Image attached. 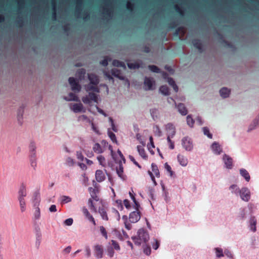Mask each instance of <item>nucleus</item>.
Segmentation results:
<instances>
[{
	"label": "nucleus",
	"mask_w": 259,
	"mask_h": 259,
	"mask_svg": "<svg viewBox=\"0 0 259 259\" xmlns=\"http://www.w3.org/2000/svg\"><path fill=\"white\" fill-rule=\"evenodd\" d=\"M164 168L169 173L170 177H172L175 175L174 171L171 170L170 166L166 162L164 165Z\"/></svg>",
	"instance_id": "nucleus-50"
},
{
	"label": "nucleus",
	"mask_w": 259,
	"mask_h": 259,
	"mask_svg": "<svg viewBox=\"0 0 259 259\" xmlns=\"http://www.w3.org/2000/svg\"><path fill=\"white\" fill-rule=\"evenodd\" d=\"M240 175L243 177L247 182L250 180V177L248 172L244 168H241L239 170Z\"/></svg>",
	"instance_id": "nucleus-28"
},
{
	"label": "nucleus",
	"mask_w": 259,
	"mask_h": 259,
	"mask_svg": "<svg viewBox=\"0 0 259 259\" xmlns=\"http://www.w3.org/2000/svg\"><path fill=\"white\" fill-rule=\"evenodd\" d=\"M29 158L31 167L35 169L37 166L36 145L34 141H31L28 146Z\"/></svg>",
	"instance_id": "nucleus-2"
},
{
	"label": "nucleus",
	"mask_w": 259,
	"mask_h": 259,
	"mask_svg": "<svg viewBox=\"0 0 259 259\" xmlns=\"http://www.w3.org/2000/svg\"><path fill=\"white\" fill-rule=\"evenodd\" d=\"M177 159L180 164L183 166H186L188 163L187 158L182 155L178 154Z\"/></svg>",
	"instance_id": "nucleus-27"
},
{
	"label": "nucleus",
	"mask_w": 259,
	"mask_h": 259,
	"mask_svg": "<svg viewBox=\"0 0 259 259\" xmlns=\"http://www.w3.org/2000/svg\"><path fill=\"white\" fill-rule=\"evenodd\" d=\"M171 136L170 134H167V141L169 144V148L170 149H174L175 148L174 142L170 139Z\"/></svg>",
	"instance_id": "nucleus-53"
},
{
	"label": "nucleus",
	"mask_w": 259,
	"mask_h": 259,
	"mask_svg": "<svg viewBox=\"0 0 259 259\" xmlns=\"http://www.w3.org/2000/svg\"><path fill=\"white\" fill-rule=\"evenodd\" d=\"M100 232H101V234H102V235L106 239H107L108 235H107V231H106L105 228L103 226H101L100 227Z\"/></svg>",
	"instance_id": "nucleus-58"
},
{
	"label": "nucleus",
	"mask_w": 259,
	"mask_h": 259,
	"mask_svg": "<svg viewBox=\"0 0 259 259\" xmlns=\"http://www.w3.org/2000/svg\"><path fill=\"white\" fill-rule=\"evenodd\" d=\"M230 93H231L230 90L226 87L222 88L220 90V96L223 98H224V99L228 98L230 96Z\"/></svg>",
	"instance_id": "nucleus-26"
},
{
	"label": "nucleus",
	"mask_w": 259,
	"mask_h": 259,
	"mask_svg": "<svg viewBox=\"0 0 259 259\" xmlns=\"http://www.w3.org/2000/svg\"><path fill=\"white\" fill-rule=\"evenodd\" d=\"M131 239L136 245L140 246L142 244H146L149 241L150 237L147 230L141 228L138 230L137 235L132 236Z\"/></svg>",
	"instance_id": "nucleus-1"
},
{
	"label": "nucleus",
	"mask_w": 259,
	"mask_h": 259,
	"mask_svg": "<svg viewBox=\"0 0 259 259\" xmlns=\"http://www.w3.org/2000/svg\"><path fill=\"white\" fill-rule=\"evenodd\" d=\"M88 78L90 80L89 83H92L94 85H97L99 83V79L98 76L94 73L89 74Z\"/></svg>",
	"instance_id": "nucleus-21"
},
{
	"label": "nucleus",
	"mask_w": 259,
	"mask_h": 259,
	"mask_svg": "<svg viewBox=\"0 0 259 259\" xmlns=\"http://www.w3.org/2000/svg\"><path fill=\"white\" fill-rule=\"evenodd\" d=\"M95 177L97 181L99 183L104 181L106 178L102 170H97L95 173Z\"/></svg>",
	"instance_id": "nucleus-20"
},
{
	"label": "nucleus",
	"mask_w": 259,
	"mask_h": 259,
	"mask_svg": "<svg viewBox=\"0 0 259 259\" xmlns=\"http://www.w3.org/2000/svg\"><path fill=\"white\" fill-rule=\"evenodd\" d=\"M92 83H88L85 85V89L87 92L93 91L97 93H99L100 91L98 87Z\"/></svg>",
	"instance_id": "nucleus-24"
},
{
	"label": "nucleus",
	"mask_w": 259,
	"mask_h": 259,
	"mask_svg": "<svg viewBox=\"0 0 259 259\" xmlns=\"http://www.w3.org/2000/svg\"><path fill=\"white\" fill-rule=\"evenodd\" d=\"M99 95L94 93L89 92L88 96L82 98V102L85 104L90 105L91 101L98 103Z\"/></svg>",
	"instance_id": "nucleus-5"
},
{
	"label": "nucleus",
	"mask_w": 259,
	"mask_h": 259,
	"mask_svg": "<svg viewBox=\"0 0 259 259\" xmlns=\"http://www.w3.org/2000/svg\"><path fill=\"white\" fill-rule=\"evenodd\" d=\"M159 91L162 94L165 96L169 95V89L166 85L161 86L159 89Z\"/></svg>",
	"instance_id": "nucleus-39"
},
{
	"label": "nucleus",
	"mask_w": 259,
	"mask_h": 259,
	"mask_svg": "<svg viewBox=\"0 0 259 259\" xmlns=\"http://www.w3.org/2000/svg\"><path fill=\"white\" fill-rule=\"evenodd\" d=\"M256 220L254 216H251L249 219V227L250 230L253 232H255L256 231Z\"/></svg>",
	"instance_id": "nucleus-23"
},
{
	"label": "nucleus",
	"mask_w": 259,
	"mask_h": 259,
	"mask_svg": "<svg viewBox=\"0 0 259 259\" xmlns=\"http://www.w3.org/2000/svg\"><path fill=\"white\" fill-rule=\"evenodd\" d=\"M24 109L25 106L24 105H22L17 110V120L20 125H22L23 123Z\"/></svg>",
	"instance_id": "nucleus-14"
},
{
	"label": "nucleus",
	"mask_w": 259,
	"mask_h": 259,
	"mask_svg": "<svg viewBox=\"0 0 259 259\" xmlns=\"http://www.w3.org/2000/svg\"><path fill=\"white\" fill-rule=\"evenodd\" d=\"M95 256L97 258H101L103 255V249L101 245H96L94 246Z\"/></svg>",
	"instance_id": "nucleus-18"
},
{
	"label": "nucleus",
	"mask_w": 259,
	"mask_h": 259,
	"mask_svg": "<svg viewBox=\"0 0 259 259\" xmlns=\"http://www.w3.org/2000/svg\"><path fill=\"white\" fill-rule=\"evenodd\" d=\"M195 122L194 120L192 117L191 115H188L187 116V123L190 127H193L194 123Z\"/></svg>",
	"instance_id": "nucleus-45"
},
{
	"label": "nucleus",
	"mask_w": 259,
	"mask_h": 259,
	"mask_svg": "<svg viewBox=\"0 0 259 259\" xmlns=\"http://www.w3.org/2000/svg\"><path fill=\"white\" fill-rule=\"evenodd\" d=\"M89 191L90 193L92 199L98 201L99 199L97 195V190L92 187H90L89 188Z\"/></svg>",
	"instance_id": "nucleus-32"
},
{
	"label": "nucleus",
	"mask_w": 259,
	"mask_h": 259,
	"mask_svg": "<svg viewBox=\"0 0 259 259\" xmlns=\"http://www.w3.org/2000/svg\"><path fill=\"white\" fill-rule=\"evenodd\" d=\"M177 34H182L184 36L186 33V30L183 27H179L176 30Z\"/></svg>",
	"instance_id": "nucleus-57"
},
{
	"label": "nucleus",
	"mask_w": 259,
	"mask_h": 259,
	"mask_svg": "<svg viewBox=\"0 0 259 259\" xmlns=\"http://www.w3.org/2000/svg\"><path fill=\"white\" fill-rule=\"evenodd\" d=\"M182 145L187 151H192L193 149V141L188 136H186L182 139Z\"/></svg>",
	"instance_id": "nucleus-7"
},
{
	"label": "nucleus",
	"mask_w": 259,
	"mask_h": 259,
	"mask_svg": "<svg viewBox=\"0 0 259 259\" xmlns=\"http://www.w3.org/2000/svg\"><path fill=\"white\" fill-rule=\"evenodd\" d=\"M108 135L113 143L117 145L118 144L115 135L111 131L110 129L108 130Z\"/></svg>",
	"instance_id": "nucleus-38"
},
{
	"label": "nucleus",
	"mask_w": 259,
	"mask_h": 259,
	"mask_svg": "<svg viewBox=\"0 0 259 259\" xmlns=\"http://www.w3.org/2000/svg\"><path fill=\"white\" fill-rule=\"evenodd\" d=\"M176 106L178 111L182 115L185 116L187 114L188 110L183 103H179Z\"/></svg>",
	"instance_id": "nucleus-25"
},
{
	"label": "nucleus",
	"mask_w": 259,
	"mask_h": 259,
	"mask_svg": "<svg viewBox=\"0 0 259 259\" xmlns=\"http://www.w3.org/2000/svg\"><path fill=\"white\" fill-rule=\"evenodd\" d=\"M223 160L225 164V167L229 169H232L233 167V159L228 155L224 154L223 156Z\"/></svg>",
	"instance_id": "nucleus-11"
},
{
	"label": "nucleus",
	"mask_w": 259,
	"mask_h": 259,
	"mask_svg": "<svg viewBox=\"0 0 259 259\" xmlns=\"http://www.w3.org/2000/svg\"><path fill=\"white\" fill-rule=\"evenodd\" d=\"M214 250L215 252V255L217 257H221L224 256V253H223V249L219 247L214 248Z\"/></svg>",
	"instance_id": "nucleus-43"
},
{
	"label": "nucleus",
	"mask_w": 259,
	"mask_h": 259,
	"mask_svg": "<svg viewBox=\"0 0 259 259\" xmlns=\"http://www.w3.org/2000/svg\"><path fill=\"white\" fill-rule=\"evenodd\" d=\"M238 196H240L242 201L248 202L251 198V193L248 188L244 187L240 189L238 193Z\"/></svg>",
	"instance_id": "nucleus-4"
},
{
	"label": "nucleus",
	"mask_w": 259,
	"mask_h": 259,
	"mask_svg": "<svg viewBox=\"0 0 259 259\" xmlns=\"http://www.w3.org/2000/svg\"><path fill=\"white\" fill-rule=\"evenodd\" d=\"M99 212L103 220L108 221V217L106 212V210L104 208L99 207Z\"/></svg>",
	"instance_id": "nucleus-35"
},
{
	"label": "nucleus",
	"mask_w": 259,
	"mask_h": 259,
	"mask_svg": "<svg viewBox=\"0 0 259 259\" xmlns=\"http://www.w3.org/2000/svg\"><path fill=\"white\" fill-rule=\"evenodd\" d=\"M97 159L100 165H101L103 167L105 166V158L103 156L101 155L98 156L97 157Z\"/></svg>",
	"instance_id": "nucleus-52"
},
{
	"label": "nucleus",
	"mask_w": 259,
	"mask_h": 259,
	"mask_svg": "<svg viewBox=\"0 0 259 259\" xmlns=\"http://www.w3.org/2000/svg\"><path fill=\"white\" fill-rule=\"evenodd\" d=\"M150 112L152 119L156 120L158 118L159 112L157 109L154 108L150 110Z\"/></svg>",
	"instance_id": "nucleus-36"
},
{
	"label": "nucleus",
	"mask_w": 259,
	"mask_h": 259,
	"mask_svg": "<svg viewBox=\"0 0 259 259\" xmlns=\"http://www.w3.org/2000/svg\"><path fill=\"white\" fill-rule=\"evenodd\" d=\"M64 99L67 101H79L78 97L74 93H70L68 95V97H64Z\"/></svg>",
	"instance_id": "nucleus-29"
},
{
	"label": "nucleus",
	"mask_w": 259,
	"mask_h": 259,
	"mask_svg": "<svg viewBox=\"0 0 259 259\" xmlns=\"http://www.w3.org/2000/svg\"><path fill=\"white\" fill-rule=\"evenodd\" d=\"M202 131L204 135L209 139H212V135L210 133L208 127L205 126L202 128Z\"/></svg>",
	"instance_id": "nucleus-47"
},
{
	"label": "nucleus",
	"mask_w": 259,
	"mask_h": 259,
	"mask_svg": "<svg viewBox=\"0 0 259 259\" xmlns=\"http://www.w3.org/2000/svg\"><path fill=\"white\" fill-rule=\"evenodd\" d=\"M259 125V113L256 117L252 121L248 126L247 132L249 133L251 131L255 130Z\"/></svg>",
	"instance_id": "nucleus-17"
},
{
	"label": "nucleus",
	"mask_w": 259,
	"mask_h": 259,
	"mask_svg": "<svg viewBox=\"0 0 259 259\" xmlns=\"http://www.w3.org/2000/svg\"><path fill=\"white\" fill-rule=\"evenodd\" d=\"M143 246V252L147 255H150L151 253V247L149 245H147L146 244H144Z\"/></svg>",
	"instance_id": "nucleus-46"
},
{
	"label": "nucleus",
	"mask_w": 259,
	"mask_h": 259,
	"mask_svg": "<svg viewBox=\"0 0 259 259\" xmlns=\"http://www.w3.org/2000/svg\"><path fill=\"white\" fill-rule=\"evenodd\" d=\"M33 199L34 201H36V202L39 203L40 201V194L38 191H36L33 195Z\"/></svg>",
	"instance_id": "nucleus-60"
},
{
	"label": "nucleus",
	"mask_w": 259,
	"mask_h": 259,
	"mask_svg": "<svg viewBox=\"0 0 259 259\" xmlns=\"http://www.w3.org/2000/svg\"><path fill=\"white\" fill-rule=\"evenodd\" d=\"M19 205L20 207V210L22 212H23L26 210V203L25 201H19Z\"/></svg>",
	"instance_id": "nucleus-61"
},
{
	"label": "nucleus",
	"mask_w": 259,
	"mask_h": 259,
	"mask_svg": "<svg viewBox=\"0 0 259 259\" xmlns=\"http://www.w3.org/2000/svg\"><path fill=\"white\" fill-rule=\"evenodd\" d=\"M78 121H84L87 120L89 123L91 122V121L88 118V117L85 115H82L79 116L78 117Z\"/></svg>",
	"instance_id": "nucleus-62"
},
{
	"label": "nucleus",
	"mask_w": 259,
	"mask_h": 259,
	"mask_svg": "<svg viewBox=\"0 0 259 259\" xmlns=\"http://www.w3.org/2000/svg\"><path fill=\"white\" fill-rule=\"evenodd\" d=\"M70 108L71 110L74 113L78 112H85V109L83 108V105L81 103H75L73 105H70Z\"/></svg>",
	"instance_id": "nucleus-12"
},
{
	"label": "nucleus",
	"mask_w": 259,
	"mask_h": 259,
	"mask_svg": "<svg viewBox=\"0 0 259 259\" xmlns=\"http://www.w3.org/2000/svg\"><path fill=\"white\" fill-rule=\"evenodd\" d=\"M71 201V198L68 196H62V203H67L70 202Z\"/></svg>",
	"instance_id": "nucleus-59"
},
{
	"label": "nucleus",
	"mask_w": 259,
	"mask_h": 259,
	"mask_svg": "<svg viewBox=\"0 0 259 259\" xmlns=\"http://www.w3.org/2000/svg\"><path fill=\"white\" fill-rule=\"evenodd\" d=\"M109 120L111 123V127H112V130L115 132H117V127L116 126L115 124H114V120L113 119H112V117H110L109 118Z\"/></svg>",
	"instance_id": "nucleus-56"
},
{
	"label": "nucleus",
	"mask_w": 259,
	"mask_h": 259,
	"mask_svg": "<svg viewBox=\"0 0 259 259\" xmlns=\"http://www.w3.org/2000/svg\"><path fill=\"white\" fill-rule=\"evenodd\" d=\"M52 9H53V14H52V19L53 20H57V5L56 0H52Z\"/></svg>",
	"instance_id": "nucleus-31"
},
{
	"label": "nucleus",
	"mask_w": 259,
	"mask_h": 259,
	"mask_svg": "<svg viewBox=\"0 0 259 259\" xmlns=\"http://www.w3.org/2000/svg\"><path fill=\"white\" fill-rule=\"evenodd\" d=\"M119 167L116 168V173L118 176L122 180H124L125 179V176L123 175V167L122 163V161L119 160L118 161Z\"/></svg>",
	"instance_id": "nucleus-19"
},
{
	"label": "nucleus",
	"mask_w": 259,
	"mask_h": 259,
	"mask_svg": "<svg viewBox=\"0 0 259 259\" xmlns=\"http://www.w3.org/2000/svg\"><path fill=\"white\" fill-rule=\"evenodd\" d=\"M144 88L146 91H151L155 89V81L151 77H145Z\"/></svg>",
	"instance_id": "nucleus-8"
},
{
	"label": "nucleus",
	"mask_w": 259,
	"mask_h": 259,
	"mask_svg": "<svg viewBox=\"0 0 259 259\" xmlns=\"http://www.w3.org/2000/svg\"><path fill=\"white\" fill-rule=\"evenodd\" d=\"M107 255L110 257H112L114 254V251L111 246H108L107 248Z\"/></svg>",
	"instance_id": "nucleus-51"
},
{
	"label": "nucleus",
	"mask_w": 259,
	"mask_h": 259,
	"mask_svg": "<svg viewBox=\"0 0 259 259\" xmlns=\"http://www.w3.org/2000/svg\"><path fill=\"white\" fill-rule=\"evenodd\" d=\"M137 148L140 155L143 158L146 159L147 158V156L145 152V149L140 145H138Z\"/></svg>",
	"instance_id": "nucleus-34"
},
{
	"label": "nucleus",
	"mask_w": 259,
	"mask_h": 259,
	"mask_svg": "<svg viewBox=\"0 0 259 259\" xmlns=\"http://www.w3.org/2000/svg\"><path fill=\"white\" fill-rule=\"evenodd\" d=\"M112 245L113 246H112L113 248L116 250H120V247L119 245V244L114 240H111Z\"/></svg>",
	"instance_id": "nucleus-55"
},
{
	"label": "nucleus",
	"mask_w": 259,
	"mask_h": 259,
	"mask_svg": "<svg viewBox=\"0 0 259 259\" xmlns=\"http://www.w3.org/2000/svg\"><path fill=\"white\" fill-rule=\"evenodd\" d=\"M211 148L213 153L216 155H220L223 152V149L220 144L217 142H214L211 145Z\"/></svg>",
	"instance_id": "nucleus-16"
},
{
	"label": "nucleus",
	"mask_w": 259,
	"mask_h": 259,
	"mask_svg": "<svg viewBox=\"0 0 259 259\" xmlns=\"http://www.w3.org/2000/svg\"><path fill=\"white\" fill-rule=\"evenodd\" d=\"M153 131L156 136H157L159 137H161L162 136V132H161L158 125H155L153 126Z\"/></svg>",
	"instance_id": "nucleus-48"
},
{
	"label": "nucleus",
	"mask_w": 259,
	"mask_h": 259,
	"mask_svg": "<svg viewBox=\"0 0 259 259\" xmlns=\"http://www.w3.org/2000/svg\"><path fill=\"white\" fill-rule=\"evenodd\" d=\"M166 130L168 132V134H170L172 138L176 134V128L171 123H168L165 125Z\"/></svg>",
	"instance_id": "nucleus-22"
},
{
	"label": "nucleus",
	"mask_w": 259,
	"mask_h": 259,
	"mask_svg": "<svg viewBox=\"0 0 259 259\" xmlns=\"http://www.w3.org/2000/svg\"><path fill=\"white\" fill-rule=\"evenodd\" d=\"M103 17L105 19H109L112 17V4L109 1H106L104 5L101 8Z\"/></svg>",
	"instance_id": "nucleus-3"
},
{
	"label": "nucleus",
	"mask_w": 259,
	"mask_h": 259,
	"mask_svg": "<svg viewBox=\"0 0 259 259\" xmlns=\"http://www.w3.org/2000/svg\"><path fill=\"white\" fill-rule=\"evenodd\" d=\"M148 68L152 72H154V73L160 72V69L156 65H150L148 66Z\"/></svg>",
	"instance_id": "nucleus-49"
},
{
	"label": "nucleus",
	"mask_w": 259,
	"mask_h": 259,
	"mask_svg": "<svg viewBox=\"0 0 259 259\" xmlns=\"http://www.w3.org/2000/svg\"><path fill=\"white\" fill-rule=\"evenodd\" d=\"M112 64L114 66H116V67H122L124 69L126 68V66H125L124 63L123 62H121V61H118L117 60H113Z\"/></svg>",
	"instance_id": "nucleus-44"
},
{
	"label": "nucleus",
	"mask_w": 259,
	"mask_h": 259,
	"mask_svg": "<svg viewBox=\"0 0 259 259\" xmlns=\"http://www.w3.org/2000/svg\"><path fill=\"white\" fill-rule=\"evenodd\" d=\"M94 151L98 154H101L103 152L101 145L99 143H96L93 147Z\"/></svg>",
	"instance_id": "nucleus-41"
},
{
	"label": "nucleus",
	"mask_w": 259,
	"mask_h": 259,
	"mask_svg": "<svg viewBox=\"0 0 259 259\" xmlns=\"http://www.w3.org/2000/svg\"><path fill=\"white\" fill-rule=\"evenodd\" d=\"M73 220L72 218H69L65 220L64 222V224L68 226H70L72 225Z\"/></svg>",
	"instance_id": "nucleus-64"
},
{
	"label": "nucleus",
	"mask_w": 259,
	"mask_h": 259,
	"mask_svg": "<svg viewBox=\"0 0 259 259\" xmlns=\"http://www.w3.org/2000/svg\"><path fill=\"white\" fill-rule=\"evenodd\" d=\"M151 168L152 171L155 173V176L158 178L160 177V172L157 165L155 163H152L151 164Z\"/></svg>",
	"instance_id": "nucleus-40"
},
{
	"label": "nucleus",
	"mask_w": 259,
	"mask_h": 259,
	"mask_svg": "<svg viewBox=\"0 0 259 259\" xmlns=\"http://www.w3.org/2000/svg\"><path fill=\"white\" fill-rule=\"evenodd\" d=\"M66 163L69 166H72L74 164V160L72 158L69 157L66 159Z\"/></svg>",
	"instance_id": "nucleus-63"
},
{
	"label": "nucleus",
	"mask_w": 259,
	"mask_h": 259,
	"mask_svg": "<svg viewBox=\"0 0 259 259\" xmlns=\"http://www.w3.org/2000/svg\"><path fill=\"white\" fill-rule=\"evenodd\" d=\"M82 9V5H76L75 8V16L76 18H79L80 17Z\"/></svg>",
	"instance_id": "nucleus-37"
},
{
	"label": "nucleus",
	"mask_w": 259,
	"mask_h": 259,
	"mask_svg": "<svg viewBox=\"0 0 259 259\" xmlns=\"http://www.w3.org/2000/svg\"><path fill=\"white\" fill-rule=\"evenodd\" d=\"M34 232L36 236L35 246L38 249L41 243V233L39 224L35 221L33 223Z\"/></svg>",
	"instance_id": "nucleus-6"
},
{
	"label": "nucleus",
	"mask_w": 259,
	"mask_h": 259,
	"mask_svg": "<svg viewBox=\"0 0 259 259\" xmlns=\"http://www.w3.org/2000/svg\"><path fill=\"white\" fill-rule=\"evenodd\" d=\"M18 194L19 196L26 197L27 195V191L26 186L24 184H22L19 188Z\"/></svg>",
	"instance_id": "nucleus-30"
},
{
	"label": "nucleus",
	"mask_w": 259,
	"mask_h": 259,
	"mask_svg": "<svg viewBox=\"0 0 259 259\" xmlns=\"http://www.w3.org/2000/svg\"><path fill=\"white\" fill-rule=\"evenodd\" d=\"M194 46L200 52L203 51V45L199 39H194L192 41Z\"/></svg>",
	"instance_id": "nucleus-33"
},
{
	"label": "nucleus",
	"mask_w": 259,
	"mask_h": 259,
	"mask_svg": "<svg viewBox=\"0 0 259 259\" xmlns=\"http://www.w3.org/2000/svg\"><path fill=\"white\" fill-rule=\"evenodd\" d=\"M128 67L131 69H136L140 68H144L145 65L144 63L141 60H139L134 63H128Z\"/></svg>",
	"instance_id": "nucleus-15"
},
{
	"label": "nucleus",
	"mask_w": 259,
	"mask_h": 259,
	"mask_svg": "<svg viewBox=\"0 0 259 259\" xmlns=\"http://www.w3.org/2000/svg\"><path fill=\"white\" fill-rule=\"evenodd\" d=\"M111 73L113 76H114L115 77L118 78L120 80H125L126 82V83H127V86L130 87V82L129 80L127 78H126L125 76L122 75L121 72L120 70L117 69V68H113L112 69Z\"/></svg>",
	"instance_id": "nucleus-9"
},
{
	"label": "nucleus",
	"mask_w": 259,
	"mask_h": 259,
	"mask_svg": "<svg viewBox=\"0 0 259 259\" xmlns=\"http://www.w3.org/2000/svg\"><path fill=\"white\" fill-rule=\"evenodd\" d=\"M34 218L35 220H39L40 218V211L38 206H37L35 208V210L34 214Z\"/></svg>",
	"instance_id": "nucleus-54"
},
{
	"label": "nucleus",
	"mask_w": 259,
	"mask_h": 259,
	"mask_svg": "<svg viewBox=\"0 0 259 259\" xmlns=\"http://www.w3.org/2000/svg\"><path fill=\"white\" fill-rule=\"evenodd\" d=\"M141 218V215L139 211H134L129 215V220L131 223H136L138 222Z\"/></svg>",
	"instance_id": "nucleus-13"
},
{
	"label": "nucleus",
	"mask_w": 259,
	"mask_h": 259,
	"mask_svg": "<svg viewBox=\"0 0 259 259\" xmlns=\"http://www.w3.org/2000/svg\"><path fill=\"white\" fill-rule=\"evenodd\" d=\"M68 81L71 85V90L74 92H79L81 90V86L78 82L73 77H70Z\"/></svg>",
	"instance_id": "nucleus-10"
},
{
	"label": "nucleus",
	"mask_w": 259,
	"mask_h": 259,
	"mask_svg": "<svg viewBox=\"0 0 259 259\" xmlns=\"http://www.w3.org/2000/svg\"><path fill=\"white\" fill-rule=\"evenodd\" d=\"M229 189L231 190V192L232 193H234L236 196H238V193L240 190V188L238 187L237 185L233 184L231 185L229 187Z\"/></svg>",
	"instance_id": "nucleus-42"
}]
</instances>
